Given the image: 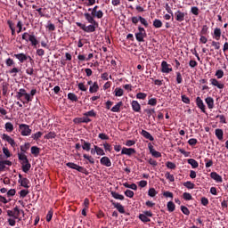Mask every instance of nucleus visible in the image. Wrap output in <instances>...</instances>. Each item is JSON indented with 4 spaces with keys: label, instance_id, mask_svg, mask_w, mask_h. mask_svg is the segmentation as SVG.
<instances>
[{
    "label": "nucleus",
    "instance_id": "1",
    "mask_svg": "<svg viewBox=\"0 0 228 228\" xmlns=\"http://www.w3.org/2000/svg\"><path fill=\"white\" fill-rule=\"evenodd\" d=\"M18 158L20 165L22 166V171L25 174H28L31 168V164L29 162V159H28V155L26 153H23V151H20L18 153Z\"/></svg>",
    "mask_w": 228,
    "mask_h": 228
},
{
    "label": "nucleus",
    "instance_id": "2",
    "mask_svg": "<svg viewBox=\"0 0 228 228\" xmlns=\"http://www.w3.org/2000/svg\"><path fill=\"white\" fill-rule=\"evenodd\" d=\"M20 215H23V216H25L23 209H19L18 206H16V208H14L12 211H11L10 209L7 211V216H12L15 221L18 220L19 222H20L22 220Z\"/></svg>",
    "mask_w": 228,
    "mask_h": 228
},
{
    "label": "nucleus",
    "instance_id": "3",
    "mask_svg": "<svg viewBox=\"0 0 228 228\" xmlns=\"http://www.w3.org/2000/svg\"><path fill=\"white\" fill-rule=\"evenodd\" d=\"M66 167L69 168H72V170H77V172H81V174H85V175H88L89 171L84 166H78V164H75V162H67Z\"/></svg>",
    "mask_w": 228,
    "mask_h": 228
},
{
    "label": "nucleus",
    "instance_id": "4",
    "mask_svg": "<svg viewBox=\"0 0 228 228\" xmlns=\"http://www.w3.org/2000/svg\"><path fill=\"white\" fill-rule=\"evenodd\" d=\"M22 39L27 41V43L30 41L32 46H37L38 45V39L37 38L35 34H28V32H24L22 34Z\"/></svg>",
    "mask_w": 228,
    "mask_h": 228
},
{
    "label": "nucleus",
    "instance_id": "5",
    "mask_svg": "<svg viewBox=\"0 0 228 228\" xmlns=\"http://www.w3.org/2000/svg\"><path fill=\"white\" fill-rule=\"evenodd\" d=\"M76 25L79 27L84 32H95L97 27L90 23L89 25H86V23H81L80 21H77Z\"/></svg>",
    "mask_w": 228,
    "mask_h": 228
},
{
    "label": "nucleus",
    "instance_id": "6",
    "mask_svg": "<svg viewBox=\"0 0 228 228\" xmlns=\"http://www.w3.org/2000/svg\"><path fill=\"white\" fill-rule=\"evenodd\" d=\"M88 11H91L90 12H85L84 16L86 20V21H88V23H91L92 25L95 26V27H99V22L94 19V15L93 14V9L89 8Z\"/></svg>",
    "mask_w": 228,
    "mask_h": 228
},
{
    "label": "nucleus",
    "instance_id": "7",
    "mask_svg": "<svg viewBox=\"0 0 228 228\" xmlns=\"http://www.w3.org/2000/svg\"><path fill=\"white\" fill-rule=\"evenodd\" d=\"M135 37H136V40L139 42L145 41V37H147V32L144 27H142V26L138 27V32H135Z\"/></svg>",
    "mask_w": 228,
    "mask_h": 228
},
{
    "label": "nucleus",
    "instance_id": "8",
    "mask_svg": "<svg viewBox=\"0 0 228 228\" xmlns=\"http://www.w3.org/2000/svg\"><path fill=\"white\" fill-rule=\"evenodd\" d=\"M20 134L21 135H30L32 133V129L30 128L29 125H27L26 123H20L19 125Z\"/></svg>",
    "mask_w": 228,
    "mask_h": 228
},
{
    "label": "nucleus",
    "instance_id": "9",
    "mask_svg": "<svg viewBox=\"0 0 228 228\" xmlns=\"http://www.w3.org/2000/svg\"><path fill=\"white\" fill-rule=\"evenodd\" d=\"M2 139L4 141H7V142H9V144H11V146H12L13 149L15 146H17L15 139H13V137H11V135H9L8 134H2Z\"/></svg>",
    "mask_w": 228,
    "mask_h": 228
},
{
    "label": "nucleus",
    "instance_id": "10",
    "mask_svg": "<svg viewBox=\"0 0 228 228\" xmlns=\"http://www.w3.org/2000/svg\"><path fill=\"white\" fill-rule=\"evenodd\" d=\"M110 203L118 211V213H120L121 215H125L126 209L124 206H122V204L115 202V200H110Z\"/></svg>",
    "mask_w": 228,
    "mask_h": 228
},
{
    "label": "nucleus",
    "instance_id": "11",
    "mask_svg": "<svg viewBox=\"0 0 228 228\" xmlns=\"http://www.w3.org/2000/svg\"><path fill=\"white\" fill-rule=\"evenodd\" d=\"M81 146L83 151H86V152H90L92 142H89L88 141H86V139H80Z\"/></svg>",
    "mask_w": 228,
    "mask_h": 228
},
{
    "label": "nucleus",
    "instance_id": "12",
    "mask_svg": "<svg viewBox=\"0 0 228 228\" xmlns=\"http://www.w3.org/2000/svg\"><path fill=\"white\" fill-rule=\"evenodd\" d=\"M161 71L163 73H170V71H173V68H170V64H168V62H167V61H162Z\"/></svg>",
    "mask_w": 228,
    "mask_h": 228
},
{
    "label": "nucleus",
    "instance_id": "13",
    "mask_svg": "<svg viewBox=\"0 0 228 228\" xmlns=\"http://www.w3.org/2000/svg\"><path fill=\"white\" fill-rule=\"evenodd\" d=\"M6 165L7 167H12V160H8V159H6V160H0V172H4L5 168H6Z\"/></svg>",
    "mask_w": 228,
    "mask_h": 228
},
{
    "label": "nucleus",
    "instance_id": "14",
    "mask_svg": "<svg viewBox=\"0 0 228 228\" xmlns=\"http://www.w3.org/2000/svg\"><path fill=\"white\" fill-rule=\"evenodd\" d=\"M121 154L132 156V154H136V150H134V148H126V146H124L121 150Z\"/></svg>",
    "mask_w": 228,
    "mask_h": 228
},
{
    "label": "nucleus",
    "instance_id": "15",
    "mask_svg": "<svg viewBox=\"0 0 228 228\" xmlns=\"http://www.w3.org/2000/svg\"><path fill=\"white\" fill-rule=\"evenodd\" d=\"M211 179H214L216 183H223V176L222 175H219V173H216V171H212L210 173Z\"/></svg>",
    "mask_w": 228,
    "mask_h": 228
},
{
    "label": "nucleus",
    "instance_id": "16",
    "mask_svg": "<svg viewBox=\"0 0 228 228\" xmlns=\"http://www.w3.org/2000/svg\"><path fill=\"white\" fill-rule=\"evenodd\" d=\"M100 163L101 165H103V167H112V162L110 157H106V155L101 158Z\"/></svg>",
    "mask_w": 228,
    "mask_h": 228
},
{
    "label": "nucleus",
    "instance_id": "17",
    "mask_svg": "<svg viewBox=\"0 0 228 228\" xmlns=\"http://www.w3.org/2000/svg\"><path fill=\"white\" fill-rule=\"evenodd\" d=\"M175 18L176 21H184L185 12H183L182 11L178 10L176 11V12H175Z\"/></svg>",
    "mask_w": 228,
    "mask_h": 228
},
{
    "label": "nucleus",
    "instance_id": "18",
    "mask_svg": "<svg viewBox=\"0 0 228 228\" xmlns=\"http://www.w3.org/2000/svg\"><path fill=\"white\" fill-rule=\"evenodd\" d=\"M131 105L133 110H134L135 112H140V110H142V105H140L138 100H133Z\"/></svg>",
    "mask_w": 228,
    "mask_h": 228
},
{
    "label": "nucleus",
    "instance_id": "19",
    "mask_svg": "<svg viewBox=\"0 0 228 228\" xmlns=\"http://www.w3.org/2000/svg\"><path fill=\"white\" fill-rule=\"evenodd\" d=\"M14 57L20 61V62H25V61H28V56L27 53H14Z\"/></svg>",
    "mask_w": 228,
    "mask_h": 228
},
{
    "label": "nucleus",
    "instance_id": "20",
    "mask_svg": "<svg viewBox=\"0 0 228 228\" xmlns=\"http://www.w3.org/2000/svg\"><path fill=\"white\" fill-rule=\"evenodd\" d=\"M196 103H197L198 107H200V109H201L202 112H206V105H205L202 98H200V96H197Z\"/></svg>",
    "mask_w": 228,
    "mask_h": 228
},
{
    "label": "nucleus",
    "instance_id": "21",
    "mask_svg": "<svg viewBox=\"0 0 228 228\" xmlns=\"http://www.w3.org/2000/svg\"><path fill=\"white\" fill-rule=\"evenodd\" d=\"M210 84H212V86H216L219 89H224V84H223L222 82H219L217 78H210Z\"/></svg>",
    "mask_w": 228,
    "mask_h": 228
},
{
    "label": "nucleus",
    "instance_id": "22",
    "mask_svg": "<svg viewBox=\"0 0 228 228\" xmlns=\"http://www.w3.org/2000/svg\"><path fill=\"white\" fill-rule=\"evenodd\" d=\"M205 102H206L208 109H214L215 100L212 96H207V98H205Z\"/></svg>",
    "mask_w": 228,
    "mask_h": 228
},
{
    "label": "nucleus",
    "instance_id": "23",
    "mask_svg": "<svg viewBox=\"0 0 228 228\" xmlns=\"http://www.w3.org/2000/svg\"><path fill=\"white\" fill-rule=\"evenodd\" d=\"M40 151H41V148H39V146H31L30 148V152L32 156H34L35 158H38L40 154Z\"/></svg>",
    "mask_w": 228,
    "mask_h": 228
},
{
    "label": "nucleus",
    "instance_id": "24",
    "mask_svg": "<svg viewBox=\"0 0 228 228\" xmlns=\"http://www.w3.org/2000/svg\"><path fill=\"white\" fill-rule=\"evenodd\" d=\"M22 96H25V89L23 87H21L20 89H19V91H17L16 98L18 100H20V102H22L23 103H26V102L22 100Z\"/></svg>",
    "mask_w": 228,
    "mask_h": 228
},
{
    "label": "nucleus",
    "instance_id": "25",
    "mask_svg": "<svg viewBox=\"0 0 228 228\" xmlns=\"http://www.w3.org/2000/svg\"><path fill=\"white\" fill-rule=\"evenodd\" d=\"M221 36H222V30H221V28H219L218 27H216V28L214 29L213 37H214V39H216L217 41H219Z\"/></svg>",
    "mask_w": 228,
    "mask_h": 228
},
{
    "label": "nucleus",
    "instance_id": "26",
    "mask_svg": "<svg viewBox=\"0 0 228 228\" xmlns=\"http://www.w3.org/2000/svg\"><path fill=\"white\" fill-rule=\"evenodd\" d=\"M141 134L143 135V137H145L146 139H150V141H154L153 135H151V132H149L148 130L142 129Z\"/></svg>",
    "mask_w": 228,
    "mask_h": 228
},
{
    "label": "nucleus",
    "instance_id": "27",
    "mask_svg": "<svg viewBox=\"0 0 228 228\" xmlns=\"http://www.w3.org/2000/svg\"><path fill=\"white\" fill-rule=\"evenodd\" d=\"M30 180L27 178V176H23L21 180V186L22 188H26L27 190L29 188Z\"/></svg>",
    "mask_w": 228,
    "mask_h": 228
},
{
    "label": "nucleus",
    "instance_id": "28",
    "mask_svg": "<svg viewBox=\"0 0 228 228\" xmlns=\"http://www.w3.org/2000/svg\"><path fill=\"white\" fill-rule=\"evenodd\" d=\"M100 89V86L98 84V82H94V84L92 83V86H90L89 87V92L90 93H97V91H99Z\"/></svg>",
    "mask_w": 228,
    "mask_h": 228
},
{
    "label": "nucleus",
    "instance_id": "29",
    "mask_svg": "<svg viewBox=\"0 0 228 228\" xmlns=\"http://www.w3.org/2000/svg\"><path fill=\"white\" fill-rule=\"evenodd\" d=\"M122 105L123 102H118L116 105H113V107H111L112 112H120V107H122Z\"/></svg>",
    "mask_w": 228,
    "mask_h": 228
},
{
    "label": "nucleus",
    "instance_id": "30",
    "mask_svg": "<svg viewBox=\"0 0 228 228\" xmlns=\"http://www.w3.org/2000/svg\"><path fill=\"white\" fill-rule=\"evenodd\" d=\"M110 194L116 200H124L125 199L124 195H120L119 193H117V191H111Z\"/></svg>",
    "mask_w": 228,
    "mask_h": 228
},
{
    "label": "nucleus",
    "instance_id": "31",
    "mask_svg": "<svg viewBox=\"0 0 228 228\" xmlns=\"http://www.w3.org/2000/svg\"><path fill=\"white\" fill-rule=\"evenodd\" d=\"M188 164L192 167V168H198L199 162L196 159H188Z\"/></svg>",
    "mask_w": 228,
    "mask_h": 228
},
{
    "label": "nucleus",
    "instance_id": "32",
    "mask_svg": "<svg viewBox=\"0 0 228 228\" xmlns=\"http://www.w3.org/2000/svg\"><path fill=\"white\" fill-rule=\"evenodd\" d=\"M216 135L217 139H219V140L224 139L223 128H216Z\"/></svg>",
    "mask_w": 228,
    "mask_h": 228
},
{
    "label": "nucleus",
    "instance_id": "33",
    "mask_svg": "<svg viewBox=\"0 0 228 228\" xmlns=\"http://www.w3.org/2000/svg\"><path fill=\"white\" fill-rule=\"evenodd\" d=\"M183 186H185V188H188V190H194L195 188V184L193 183V182H191V180H187V182H184Z\"/></svg>",
    "mask_w": 228,
    "mask_h": 228
},
{
    "label": "nucleus",
    "instance_id": "34",
    "mask_svg": "<svg viewBox=\"0 0 228 228\" xmlns=\"http://www.w3.org/2000/svg\"><path fill=\"white\" fill-rule=\"evenodd\" d=\"M83 158H84V159H87V161H89V163H91V165H94L95 160H94V157H92V155H87V153H84Z\"/></svg>",
    "mask_w": 228,
    "mask_h": 228
},
{
    "label": "nucleus",
    "instance_id": "35",
    "mask_svg": "<svg viewBox=\"0 0 228 228\" xmlns=\"http://www.w3.org/2000/svg\"><path fill=\"white\" fill-rule=\"evenodd\" d=\"M5 130H7V132H12L14 130L13 123H12L11 121H7L5 123Z\"/></svg>",
    "mask_w": 228,
    "mask_h": 228
},
{
    "label": "nucleus",
    "instance_id": "36",
    "mask_svg": "<svg viewBox=\"0 0 228 228\" xmlns=\"http://www.w3.org/2000/svg\"><path fill=\"white\" fill-rule=\"evenodd\" d=\"M68 98L71 100V102H78V96L75 94V93H68Z\"/></svg>",
    "mask_w": 228,
    "mask_h": 228
},
{
    "label": "nucleus",
    "instance_id": "37",
    "mask_svg": "<svg viewBox=\"0 0 228 228\" xmlns=\"http://www.w3.org/2000/svg\"><path fill=\"white\" fill-rule=\"evenodd\" d=\"M139 219L143 223L151 222V218L147 217L146 211L142 215H139Z\"/></svg>",
    "mask_w": 228,
    "mask_h": 228
},
{
    "label": "nucleus",
    "instance_id": "38",
    "mask_svg": "<svg viewBox=\"0 0 228 228\" xmlns=\"http://www.w3.org/2000/svg\"><path fill=\"white\" fill-rule=\"evenodd\" d=\"M19 72H20V68H17L15 64L11 69H9V73L13 77H16L17 73Z\"/></svg>",
    "mask_w": 228,
    "mask_h": 228
},
{
    "label": "nucleus",
    "instance_id": "39",
    "mask_svg": "<svg viewBox=\"0 0 228 228\" xmlns=\"http://www.w3.org/2000/svg\"><path fill=\"white\" fill-rule=\"evenodd\" d=\"M43 134H44V132L38 131V132H36L35 134H32L31 137L35 141H38V139H40V137H42Z\"/></svg>",
    "mask_w": 228,
    "mask_h": 228
},
{
    "label": "nucleus",
    "instance_id": "40",
    "mask_svg": "<svg viewBox=\"0 0 228 228\" xmlns=\"http://www.w3.org/2000/svg\"><path fill=\"white\" fill-rule=\"evenodd\" d=\"M30 149V142H25L24 145L20 146V151L23 152V154H26L27 151Z\"/></svg>",
    "mask_w": 228,
    "mask_h": 228
},
{
    "label": "nucleus",
    "instance_id": "41",
    "mask_svg": "<svg viewBox=\"0 0 228 228\" xmlns=\"http://www.w3.org/2000/svg\"><path fill=\"white\" fill-rule=\"evenodd\" d=\"M115 96H123L124 94V89L122 87H116L114 91Z\"/></svg>",
    "mask_w": 228,
    "mask_h": 228
},
{
    "label": "nucleus",
    "instance_id": "42",
    "mask_svg": "<svg viewBox=\"0 0 228 228\" xmlns=\"http://www.w3.org/2000/svg\"><path fill=\"white\" fill-rule=\"evenodd\" d=\"M95 151L97 156H105V151L103 148H101V146L96 145Z\"/></svg>",
    "mask_w": 228,
    "mask_h": 228
},
{
    "label": "nucleus",
    "instance_id": "43",
    "mask_svg": "<svg viewBox=\"0 0 228 228\" xmlns=\"http://www.w3.org/2000/svg\"><path fill=\"white\" fill-rule=\"evenodd\" d=\"M166 166L167 168H170V170H175L176 168L175 162H171V160H167V162L166 163Z\"/></svg>",
    "mask_w": 228,
    "mask_h": 228
},
{
    "label": "nucleus",
    "instance_id": "44",
    "mask_svg": "<svg viewBox=\"0 0 228 228\" xmlns=\"http://www.w3.org/2000/svg\"><path fill=\"white\" fill-rule=\"evenodd\" d=\"M165 177H166V179L170 181V183H175V176H174V175H171V173H169V171L166 172Z\"/></svg>",
    "mask_w": 228,
    "mask_h": 228
},
{
    "label": "nucleus",
    "instance_id": "45",
    "mask_svg": "<svg viewBox=\"0 0 228 228\" xmlns=\"http://www.w3.org/2000/svg\"><path fill=\"white\" fill-rule=\"evenodd\" d=\"M85 116H91V117H96L97 116V112L94 110V109H91V110H87L86 112H84Z\"/></svg>",
    "mask_w": 228,
    "mask_h": 228
},
{
    "label": "nucleus",
    "instance_id": "46",
    "mask_svg": "<svg viewBox=\"0 0 228 228\" xmlns=\"http://www.w3.org/2000/svg\"><path fill=\"white\" fill-rule=\"evenodd\" d=\"M163 23L161 21V20H158V19H155L153 20V27H155L156 28H160L162 27Z\"/></svg>",
    "mask_w": 228,
    "mask_h": 228
},
{
    "label": "nucleus",
    "instance_id": "47",
    "mask_svg": "<svg viewBox=\"0 0 228 228\" xmlns=\"http://www.w3.org/2000/svg\"><path fill=\"white\" fill-rule=\"evenodd\" d=\"M167 209H168L169 213H173L175 209V204H174V202H172V201L167 202Z\"/></svg>",
    "mask_w": 228,
    "mask_h": 228
},
{
    "label": "nucleus",
    "instance_id": "48",
    "mask_svg": "<svg viewBox=\"0 0 228 228\" xmlns=\"http://www.w3.org/2000/svg\"><path fill=\"white\" fill-rule=\"evenodd\" d=\"M145 112L147 113L148 117L151 118V116H153V118L155 119V109H145Z\"/></svg>",
    "mask_w": 228,
    "mask_h": 228
},
{
    "label": "nucleus",
    "instance_id": "49",
    "mask_svg": "<svg viewBox=\"0 0 228 228\" xmlns=\"http://www.w3.org/2000/svg\"><path fill=\"white\" fill-rule=\"evenodd\" d=\"M3 152H4V155L6 158H11L12 153H11L9 148H6V146H4V147H3Z\"/></svg>",
    "mask_w": 228,
    "mask_h": 228
},
{
    "label": "nucleus",
    "instance_id": "50",
    "mask_svg": "<svg viewBox=\"0 0 228 228\" xmlns=\"http://www.w3.org/2000/svg\"><path fill=\"white\" fill-rule=\"evenodd\" d=\"M54 137H56V132H48L45 134V139H53Z\"/></svg>",
    "mask_w": 228,
    "mask_h": 228
},
{
    "label": "nucleus",
    "instance_id": "51",
    "mask_svg": "<svg viewBox=\"0 0 228 228\" xmlns=\"http://www.w3.org/2000/svg\"><path fill=\"white\" fill-rule=\"evenodd\" d=\"M130 190H126V191H125V195H126V197H128L129 199H133V197H134V191H133L132 190H131V188H129Z\"/></svg>",
    "mask_w": 228,
    "mask_h": 228
},
{
    "label": "nucleus",
    "instance_id": "52",
    "mask_svg": "<svg viewBox=\"0 0 228 228\" xmlns=\"http://www.w3.org/2000/svg\"><path fill=\"white\" fill-rule=\"evenodd\" d=\"M5 64L8 67L14 66L15 61L13 59H12L11 57H8V59L5 60Z\"/></svg>",
    "mask_w": 228,
    "mask_h": 228
},
{
    "label": "nucleus",
    "instance_id": "53",
    "mask_svg": "<svg viewBox=\"0 0 228 228\" xmlns=\"http://www.w3.org/2000/svg\"><path fill=\"white\" fill-rule=\"evenodd\" d=\"M181 211L183 213V215H186L187 216L191 215L190 209H188V208H186L185 206H181Z\"/></svg>",
    "mask_w": 228,
    "mask_h": 228
},
{
    "label": "nucleus",
    "instance_id": "54",
    "mask_svg": "<svg viewBox=\"0 0 228 228\" xmlns=\"http://www.w3.org/2000/svg\"><path fill=\"white\" fill-rule=\"evenodd\" d=\"M148 195L150 197H156V195H158V191H156L155 188H150L148 191Z\"/></svg>",
    "mask_w": 228,
    "mask_h": 228
},
{
    "label": "nucleus",
    "instance_id": "55",
    "mask_svg": "<svg viewBox=\"0 0 228 228\" xmlns=\"http://www.w3.org/2000/svg\"><path fill=\"white\" fill-rule=\"evenodd\" d=\"M205 167L206 168H210V167H213V160L212 159H205Z\"/></svg>",
    "mask_w": 228,
    "mask_h": 228
},
{
    "label": "nucleus",
    "instance_id": "56",
    "mask_svg": "<svg viewBox=\"0 0 228 228\" xmlns=\"http://www.w3.org/2000/svg\"><path fill=\"white\" fill-rule=\"evenodd\" d=\"M24 96L26 102H32L31 94L29 93H27L26 89H24Z\"/></svg>",
    "mask_w": 228,
    "mask_h": 228
},
{
    "label": "nucleus",
    "instance_id": "57",
    "mask_svg": "<svg viewBox=\"0 0 228 228\" xmlns=\"http://www.w3.org/2000/svg\"><path fill=\"white\" fill-rule=\"evenodd\" d=\"M216 118H219L220 123H227L224 114H217Z\"/></svg>",
    "mask_w": 228,
    "mask_h": 228
},
{
    "label": "nucleus",
    "instance_id": "58",
    "mask_svg": "<svg viewBox=\"0 0 228 228\" xmlns=\"http://www.w3.org/2000/svg\"><path fill=\"white\" fill-rule=\"evenodd\" d=\"M165 7H166V11H167V12L171 15L172 20H174V12H173L169 4H166Z\"/></svg>",
    "mask_w": 228,
    "mask_h": 228
},
{
    "label": "nucleus",
    "instance_id": "59",
    "mask_svg": "<svg viewBox=\"0 0 228 228\" xmlns=\"http://www.w3.org/2000/svg\"><path fill=\"white\" fill-rule=\"evenodd\" d=\"M224 76V69H217L216 71V77H217V78H223Z\"/></svg>",
    "mask_w": 228,
    "mask_h": 228
},
{
    "label": "nucleus",
    "instance_id": "60",
    "mask_svg": "<svg viewBox=\"0 0 228 228\" xmlns=\"http://www.w3.org/2000/svg\"><path fill=\"white\" fill-rule=\"evenodd\" d=\"M53 216V209H50V211H48V214L46 215V222H51Z\"/></svg>",
    "mask_w": 228,
    "mask_h": 228
},
{
    "label": "nucleus",
    "instance_id": "61",
    "mask_svg": "<svg viewBox=\"0 0 228 228\" xmlns=\"http://www.w3.org/2000/svg\"><path fill=\"white\" fill-rule=\"evenodd\" d=\"M139 21H141V23L144 25V27H149V21H147V20H145V18H143L142 16H139Z\"/></svg>",
    "mask_w": 228,
    "mask_h": 228
},
{
    "label": "nucleus",
    "instance_id": "62",
    "mask_svg": "<svg viewBox=\"0 0 228 228\" xmlns=\"http://www.w3.org/2000/svg\"><path fill=\"white\" fill-rule=\"evenodd\" d=\"M176 81H177V84H182L183 82V77L180 71H176Z\"/></svg>",
    "mask_w": 228,
    "mask_h": 228
},
{
    "label": "nucleus",
    "instance_id": "63",
    "mask_svg": "<svg viewBox=\"0 0 228 228\" xmlns=\"http://www.w3.org/2000/svg\"><path fill=\"white\" fill-rule=\"evenodd\" d=\"M136 98L145 100V98H147V93H137Z\"/></svg>",
    "mask_w": 228,
    "mask_h": 228
},
{
    "label": "nucleus",
    "instance_id": "64",
    "mask_svg": "<svg viewBox=\"0 0 228 228\" xmlns=\"http://www.w3.org/2000/svg\"><path fill=\"white\" fill-rule=\"evenodd\" d=\"M8 224L12 227H14V225H16L15 218H13V216H10V218L8 219Z\"/></svg>",
    "mask_w": 228,
    "mask_h": 228
}]
</instances>
